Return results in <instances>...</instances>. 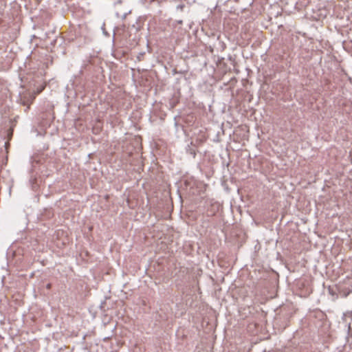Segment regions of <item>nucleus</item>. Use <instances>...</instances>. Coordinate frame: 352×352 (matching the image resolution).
Returning <instances> with one entry per match:
<instances>
[{"label": "nucleus", "instance_id": "f257e3e1", "mask_svg": "<svg viewBox=\"0 0 352 352\" xmlns=\"http://www.w3.org/2000/svg\"><path fill=\"white\" fill-rule=\"evenodd\" d=\"M35 98V94H33L30 91H25L20 94V103L22 105L27 107L26 109L25 110V111L30 109L31 104H32Z\"/></svg>", "mask_w": 352, "mask_h": 352}, {"label": "nucleus", "instance_id": "f03ea898", "mask_svg": "<svg viewBox=\"0 0 352 352\" xmlns=\"http://www.w3.org/2000/svg\"><path fill=\"white\" fill-rule=\"evenodd\" d=\"M44 88H45L44 86H42L40 88H37L36 91H34V92H32V94H35V96H36V95H38L40 93H41L43 91V90L44 89Z\"/></svg>", "mask_w": 352, "mask_h": 352}, {"label": "nucleus", "instance_id": "7ed1b4c3", "mask_svg": "<svg viewBox=\"0 0 352 352\" xmlns=\"http://www.w3.org/2000/svg\"><path fill=\"white\" fill-rule=\"evenodd\" d=\"M348 331H349V333H350V331H352V329H351V324H349V326H348Z\"/></svg>", "mask_w": 352, "mask_h": 352}, {"label": "nucleus", "instance_id": "20e7f679", "mask_svg": "<svg viewBox=\"0 0 352 352\" xmlns=\"http://www.w3.org/2000/svg\"><path fill=\"white\" fill-rule=\"evenodd\" d=\"M52 285L50 283H48L47 285V289H50L51 288Z\"/></svg>", "mask_w": 352, "mask_h": 352}, {"label": "nucleus", "instance_id": "39448f33", "mask_svg": "<svg viewBox=\"0 0 352 352\" xmlns=\"http://www.w3.org/2000/svg\"><path fill=\"white\" fill-rule=\"evenodd\" d=\"M177 8H179L181 9H182L184 8V6L183 5H179L177 6Z\"/></svg>", "mask_w": 352, "mask_h": 352}]
</instances>
